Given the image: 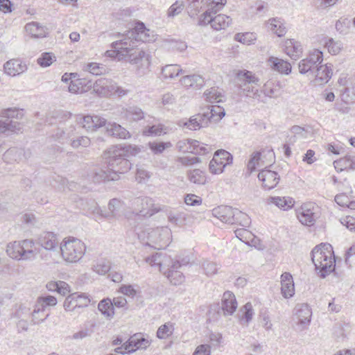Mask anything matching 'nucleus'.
I'll return each instance as SVG.
<instances>
[{
  "label": "nucleus",
  "mask_w": 355,
  "mask_h": 355,
  "mask_svg": "<svg viewBox=\"0 0 355 355\" xmlns=\"http://www.w3.org/2000/svg\"><path fill=\"white\" fill-rule=\"evenodd\" d=\"M156 35L147 28L145 24L139 20L135 22L134 27L127 31L124 39L112 43L113 51H107V56L119 60L125 59L132 64H139L147 68L150 65V55L144 50L135 49L138 42H150L155 40Z\"/></svg>",
  "instance_id": "1"
},
{
  "label": "nucleus",
  "mask_w": 355,
  "mask_h": 355,
  "mask_svg": "<svg viewBox=\"0 0 355 355\" xmlns=\"http://www.w3.org/2000/svg\"><path fill=\"white\" fill-rule=\"evenodd\" d=\"M140 151L139 147L132 144L110 148L105 153L108 169L111 173H116L119 175L127 173L132 166L130 157L137 155Z\"/></svg>",
  "instance_id": "2"
},
{
  "label": "nucleus",
  "mask_w": 355,
  "mask_h": 355,
  "mask_svg": "<svg viewBox=\"0 0 355 355\" xmlns=\"http://www.w3.org/2000/svg\"><path fill=\"white\" fill-rule=\"evenodd\" d=\"M134 234L144 245L160 250L165 248L171 240V230L166 227L152 228L143 225H135Z\"/></svg>",
  "instance_id": "3"
},
{
  "label": "nucleus",
  "mask_w": 355,
  "mask_h": 355,
  "mask_svg": "<svg viewBox=\"0 0 355 355\" xmlns=\"http://www.w3.org/2000/svg\"><path fill=\"white\" fill-rule=\"evenodd\" d=\"M311 260L318 275L325 278L335 269L336 259L329 243H320L311 251Z\"/></svg>",
  "instance_id": "4"
},
{
  "label": "nucleus",
  "mask_w": 355,
  "mask_h": 355,
  "mask_svg": "<svg viewBox=\"0 0 355 355\" xmlns=\"http://www.w3.org/2000/svg\"><path fill=\"white\" fill-rule=\"evenodd\" d=\"M225 114L223 107L219 105H211L203 112L191 116L189 120L180 121L179 125L191 130H197L208 126L211 121L216 122L220 120Z\"/></svg>",
  "instance_id": "5"
},
{
  "label": "nucleus",
  "mask_w": 355,
  "mask_h": 355,
  "mask_svg": "<svg viewBox=\"0 0 355 355\" xmlns=\"http://www.w3.org/2000/svg\"><path fill=\"white\" fill-rule=\"evenodd\" d=\"M40 252L35 247L32 239H24L9 243L7 245L6 253L12 259L17 260H33Z\"/></svg>",
  "instance_id": "6"
},
{
  "label": "nucleus",
  "mask_w": 355,
  "mask_h": 355,
  "mask_svg": "<svg viewBox=\"0 0 355 355\" xmlns=\"http://www.w3.org/2000/svg\"><path fill=\"white\" fill-rule=\"evenodd\" d=\"M259 79L254 74L248 70H239L236 75L235 83L236 87L241 89L243 94L250 97L260 100L262 90L259 91L252 85H258Z\"/></svg>",
  "instance_id": "7"
},
{
  "label": "nucleus",
  "mask_w": 355,
  "mask_h": 355,
  "mask_svg": "<svg viewBox=\"0 0 355 355\" xmlns=\"http://www.w3.org/2000/svg\"><path fill=\"white\" fill-rule=\"evenodd\" d=\"M22 116L21 112L17 108L9 107L1 111L0 133L9 135L21 130V125L17 120Z\"/></svg>",
  "instance_id": "8"
},
{
  "label": "nucleus",
  "mask_w": 355,
  "mask_h": 355,
  "mask_svg": "<svg viewBox=\"0 0 355 355\" xmlns=\"http://www.w3.org/2000/svg\"><path fill=\"white\" fill-rule=\"evenodd\" d=\"M323 53L322 51L315 49L308 53L304 59L298 63L299 72L307 77L313 78L314 73L318 71V67L322 63Z\"/></svg>",
  "instance_id": "9"
},
{
  "label": "nucleus",
  "mask_w": 355,
  "mask_h": 355,
  "mask_svg": "<svg viewBox=\"0 0 355 355\" xmlns=\"http://www.w3.org/2000/svg\"><path fill=\"white\" fill-rule=\"evenodd\" d=\"M61 254L64 260L69 262L79 261L85 251V244L77 239L65 241L59 247Z\"/></svg>",
  "instance_id": "10"
},
{
  "label": "nucleus",
  "mask_w": 355,
  "mask_h": 355,
  "mask_svg": "<svg viewBox=\"0 0 355 355\" xmlns=\"http://www.w3.org/2000/svg\"><path fill=\"white\" fill-rule=\"evenodd\" d=\"M132 205L134 207L133 214H135V220L141 217L148 218L158 212V209L154 207L152 198L146 196L135 198L132 200Z\"/></svg>",
  "instance_id": "11"
},
{
  "label": "nucleus",
  "mask_w": 355,
  "mask_h": 355,
  "mask_svg": "<svg viewBox=\"0 0 355 355\" xmlns=\"http://www.w3.org/2000/svg\"><path fill=\"white\" fill-rule=\"evenodd\" d=\"M232 162L233 156L230 153L223 149L218 150L209 162V171L212 174H220L227 166L232 164Z\"/></svg>",
  "instance_id": "12"
},
{
  "label": "nucleus",
  "mask_w": 355,
  "mask_h": 355,
  "mask_svg": "<svg viewBox=\"0 0 355 355\" xmlns=\"http://www.w3.org/2000/svg\"><path fill=\"white\" fill-rule=\"evenodd\" d=\"M57 302L56 297L53 295H44L39 297L32 313V321L33 324H37L44 322L49 316V313H46L42 319H40L37 315L40 313H44L48 306L56 305Z\"/></svg>",
  "instance_id": "13"
},
{
  "label": "nucleus",
  "mask_w": 355,
  "mask_h": 355,
  "mask_svg": "<svg viewBox=\"0 0 355 355\" xmlns=\"http://www.w3.org/2000/svg\"><path fill=\"white\" fill-rule=\"evenodd\" d=\"M67 127H59L56 130L55 134L53 135V137L62 144H69L73 148L78 147H87L90 145V139L87 137H79L76 140H71L69 139V136L67 135Z\"/></svg>",
  "instance_id": "14"
},
{
  "label": "nucleus",
  "mask_w": 355,
  "mask_h": 355,
  "mask_svg": "<svg viewBox=\"0 0 355 355\" xmlns=\"http://www.w3.org/2000/svg\"><path fill=\"white\" fill-rule=\"evenodd\" d=\"M78 124L86 129L87 131H94L97 129L104 127L107 124V121L103 117L97 115H85L76 117Z\"/></svg>",
  "instance_id": "15"
},
{
  "label": "nucleus",
  "mask_w": 355,
  "mask_h": 355,
  "mask_svg": "<svg viewBox=\"0 0 355 355\" xmlns=\"http://www.w3.org/2000/svg\"><path fill=\"white\" fill-rule=\"evenodd\" d=\"M90 177L94 183H101L106 181H115L119 179L116 173H111L107 166L95 168L91 173Z\"/></svg>",
  "instance_id": "16"
},
{
  "label": "nucleus",
  "mask_w": 355,
  "mask_h": 355,
  "mask_svg": "<svg viewBox=\"0 0 355 355\" xmlns=\"http://www.w3.org/2000/svg\"><path fill=\"white\" fill-rule=\"evenodd\" d=\"M258 178L262 182L263 187L266 189L270 190L278 184L279 175L275 171L265 168L259 173Z\"/></svg>",
  "instance_id": "17"
},
{
  "label": "nucleus",
  "mask_w": 355,
  "mask_h": 355,
  "mask_svg": "<svg viewBox=\"0 0 355 355\" xmlns=\"http://www.w3.org/2000/svg\"><path fill=\"white\" fill-rule=\"evenodd\" d=\"M237 308V302L234 295L230 291L224 293L221 306L219 310L224 315H232Z\"/></svg>",
  "instance_id": "18"
},
{
  "label": "nucleus",
  "mask_w": 355,
  "mask_h": 355,
  "mask_svg": "<svg viewBox=\"0 0 355 355\" xmlns=\"http://www.w3.org/2000/svg\"><path fill=\"white\" fill-rule=\"evenodd\" d=\"M317 69L318 71L313 75L315 84L324 85L327 83L333 75L331 64H322L321 63Z\"/></svg>",
  "instance_id": "19"
},
{
  "label": "nucleus",
  "mask_w": 355,
  "mask_h": 355,
  "mask_svg": "<svg viewBox=\"0 0 355 355\" xmlns=\"http://www.w3.org/2000/svg\"><path fill=\"white\" fill-rule=\"evenodd\" d=\"M4 71L10 76H19L27 70V65L19 59H12L3 64Z\"/></svg>",
  "instance_id": "20"
},
{
  "label": "nucleus",
  "mask_w": 355,
  "mask_h": 355,
  "mask_svg": "<svg viewBox=\"0 0 355 355\" xmlns=\"http://www.w3.org/2000/svg\"><path fill=\"white\" fill-rule=\"evenodd\" d=\"M58 243L56 235L51 232H43L38 238V244L46 250H57Z\"/></svg>",
  "instance_id": "21"
},
{
  "label": "nucleus",
  "mask_w": 355,
  "mask_h": 355,
  "mask_svg": "<svg viewBox=\"0 0 355 355\" xmlns=\"http://www.w3.org/2000/svg\"><path fill=\"white\" fill-rule=\"evenodd\" d=\"M167 268L163 271V274L167 277L170 282L174 285H178L182 283L184 280L183 275L184 270H181L176 266L171 263Z\"/></svg>",
  "instance_id": "22"
},
{
  "label": "nucleus",
  "mask_w": 355,
  "mask_h": 355,
  "mask_svg": "<svg viewBox=\"0 0 355 355\" xmlns=\"http://www.w3.org/2000/svg\"><path fill=\"white\" fill-rule=\"evenodd\" d=\"M234 209L230 206L220 205L212 210V214L222 222L232 224Z\"/></svg>",
  "instance_id": "23"
},
{
  "label": "nucleus",
  "mask_w": 355,
  "mask_h": 355,
  "mask_svg": "<svg viewBox=\"0 0 355 355\" xmlns=\"http://www.w3.org/2000/svg\"><path fill=\"white\" fill-rule=\"evenodd\" d=\"M295 310L298 324L303 326L309 325L312 315L310 306L307 304H300L295 306Z\"/></svg>",
  "instance_id": "24"
},
{
  "label": "nucleus",
  "mask_w": 355,
  "mask_h": 355,
  "mask_svg": "<svg viewBox=\"0 0 355 355\" xmlns=\"http://www.w3.org/2000/svg\"><path fill=\"white\" fill-rule=\"evenodd\" d=\"M268 62L270 67L275 71L285 75H288L291 73L292 67L288 61L270 56L268 59Z\"/></svg>",
  "instance_id": "25"
},
{
  "label": "nucleus",
  "mask_w": 355,
  "mask_h": 355,
  "mask_svg": "<svg viewBox=\"0 0 355 355\" xmlns=\"http://www.w3.org/2000/svg\"><path fill=\"white\" fill-rule=\"evenodd\" d=\"M181 84L185 87L200 89L203 87L205 80L202 76L200 75H185L181 79Z\"/></svg>",
  "instance_id": "26"
},
{
  "label": "nucleus",
  "mask_w": 355,
  "mask_h": 355,
  "mask_svg": "<svg viewBox=\"0 0 355 355\" xmlns=\"http://www.w3.org/2000/svg\"><path fill=\"white\" fill-rule=\"evenodd\" d=\"M105 129L107 135L114 137L125 139L131 137L125 128L116 123L106 124Z\"/></svg>",
  "instance_id": "27"
},
{
  "label": "nucleus",
  "mask_w": 355,
  "mask_h": 355,
  "mask_svg": "<svg viewBox=\"0 0 355 355\" xmlns=\"http://www.w3.org/2000/svg\"><path fill=\"white\" fill-rule=\"evenodd\" d=\"M285 49L286 54L293 60L298 59L302 53V48L300 43L293 39L286 41Z\"/></svg>",
  "instance_id": "28"
},
{
  "label": "nucleus",
  "mask_w": 355,
  "mask_h": 355,
  "mask_svg": "<svg viewBox=\"0 0 355 355\" xmlns=\"http://www.w3.org/2000/svg\"><path fill=\"white\" fill-rule=\"evenodd\" d=\"M145 261L152 266H159L160 272H163L166 268L165 266L168 261V258L166 254L156 252L151 256L146 257Z\"/></svg>",
  "instance_id": "29"
},
{
  "label": "nucleus",
  "mask_w": 355,
  "mask_h": 355,
  "mask_svg": "<svg viewBox=\"0 0 355 355\" xmlns=\"http://www.w3.org/2000/svg\"><path fill=\"white\" fill-rule=\"evenodd\" d=\"M231 21L232 20L229 16L219 14L214 16V18H209V24H211L214 29L220 31L228 27Z\"/></svg>",
  "instance_id": "30"
},
{
  "label": "nucleus",
  "mask_w": 355,
  "mask_h": 355,
  "mask_svg": "<svg viewBox=\"0 0 355 355\" xmlns=\"http://www.w3.org/2000/svg\"><path fill=\"white\" fill-rule=\"evenodd\" d=\"M26 31L35 38H42L46 37L47 33L46 28L40 26L37 22H31L26 25Z\"/></svg>",
  "instance_id": "31"
},
{
  "label": "nucleus",
  "mask_w": 355,
  "mask_h": 355,
  "mask_svg": "<svg viewBox=\"0 0 355 355\" xmlns=\"http://www.w3.org/2000/svg\"><path fill=\"white\" fill-rule=\"evenodd\" d=\"M297 216L302 225L311 226L315 223V214L310 209L302 207L301 210L297 212Z\"/></svg>",
  "instance_id": "32"
},
{
  "label": "nucleus",
  "mask_w": 355,
  "mask_h": 355,
  "mask_svg": "<svg viewBox=\"0 0 355 355\" xmlns=\"http://www.w3.org/2000/svg\"><path fill=\"white\" fill-rule=\"evenodd\" d=\"M130 342L132 343L136 351L137 349H146L150 345V341L145 338L141 333H137L131 336Z\"/></svg>",
  "instance_id": "33"
},
{
  "label": "nucleus",
  "mask_w": 355,
  "mask_h": 355,
  "mask_svg": "<svg viewBox=\"0 0 355 355\" xmlns=\"http://www.w3.org/2000/svg\"><path fill=\"white\" fill-rule=\"evenodd\" d=\"M99 311L107 318H112L114 315L113 303L110 298L103 299L100 301L98 305Z\"/></svg>",
  "instance_id": "34"
},
{
  "label": "nucleus",
  "mask_w": 355,
  "mask_h": 355,
  "mask_svg": "<svg viewBox=\"0 0 355 355\" xmlns=\"http://www.w3.org/2000/svg\"><path fill=\"white\" fill-rule=\"evenodd\" d=\"M189 149H191L190 153L192 154L204 155L209 153L211 148L207 144L201 143L197 140L192 139Z\"/></svg>",
  "instance_id": "35"
},
{
  "label": "nucleus",
  "mask_w": 355,
  "mask_h": 355,
  "mask_svg": "<svg viewBox=\"0 0 355 355\" xmlns=\"http://www.w3.org/2000/svg\"><path fill=\"white\" fill-rule=\"evenodd\" d=\"M23 155V150L17 148H10L3 155V159L6 162L12 163L13 162H19Z\"/></svg>",
  "instance_id": "36"
},
{
  "label": "nucleus",
  "mask_w": 355,
  "mask_h": 355,
  "mask_svg": "<svg viewBox=\"0 0 355 355\" xmlns=\"http://www.w3.org/2000/svg\"><path fill=\"white\" fill-rule=\"evenodd\" d=\"M270 30L278 37H282L286 33V28L284 24L283 20L280 18H272L269 19Z\"/></svg>",
  "instance_id": "37"
},
{
  "label": "nucleus",
  "mask_w": 355,
  "mask_h": 355,
  "mask_svg": "<svg viewBox=\"0 0 355 355\" xmlns=\"http://www.w3.org/2000/svg\"><path fill=\"white\" fill-rule=\"evenodd\" d=\"M232 224H238L243 227H248L251 223V219L245 213L235 208Z\"/></svg>",
  "instance_id": "38"
},
{
  "label": "nucleus",
  "mask_w": 355,
  "mask_h": 355,
  "mask_svg": "<svg viewBox=\"0 0 355 355\" xmlns=\"http://www.w3.org/2000/svg\"><path fill=\"white\" fill-rule=\"evenodd\" d=\"M187 178L191 182L197 184H205L207 181L205 172L197 168L188 171Z\"/></svg>",
  "instance_id": "39"
},
{
  "label": "nucleus",
  "mask_w": 355,
  "mask_h": 355,
  "mask_svg": "<svg viewBox=\"0 0 355 355\" xmlns=\"http://www.w3.org/2000/svg\"><path fill=\"white\" fill-rule=\"evenodd\" d=\"M184 73L180 65L168 64L162 68V74L164 78H173Z\"/></svg>",
  "instance_id": "40"
},
{
  "label": "nucleus",
  "mask_w": 355,
  "mask_h": 355,
  "mask_svg": "<svg viewBox=\"0 0 355 355\" xmlns=\"http://www.w3.org/2000/svg\"><path fill=\"white\" fill-rule=\"evenodd\" d=\"M270 202L283 210H288L294 205V201L291 198L270 197Z\"/></svg>",
  "instance_id": "41"
},
{
  "label": "nucleus",
  "mask_w": 355,
  "mask_h": 355,
  "mask_svg": "<svg viewBox=\"0 0 355 355\" xmlns=\"http://www.w3.org/2000/svg\"><path fill=\"white\" fill-rule=\"evenodd\" d=\"M92 270L99 275H105L111 270V262L107 259L98 260L93 266Z\"/></svg>",
  "instance_id": "42"
},
{
  "label": "nucleus",
  "mask_w": 355,
  "mask_h": 355,
  "mask_svg": "<svg viewBox=\"0 0 355 355\" xmlns=\"http://www.w3.org/2000/svg\"><path fill=\"white\" fill-rule=\"evenodd\" d=\"M148 146L153 154L159 155L166 149L171 148L172 144L170 141H150Z\"/></svg>",
  "instance_id": "43"
},
{
  "label": "nucleus",
  "mask_w": 355,
  "mask_h": 355,
  "mask_svg": "<svg viewBox=\"0 0 355 355\" xmlns=\"http://www.w3.org/2000/svg\"><path fill=\"white\" fill-rule=\"evenodd\" d=\"M83 70L89 72L92 75L100 76L105 72L106 68L102 64L89 62L84 65Z\"/></svg>",
  "instance_id": "44"
},
{
  "label": "nucleus",
  "mask_w": 355,
  "mask_h": 355,
  "mask_svg": "<svg viewBox=\"0 0 355 355\" xmlns=\"http://www.w3.org/2000/svg\"><path fill=\"white\" fill-rule=\"evenodd\" d=\"M207 3V0H191L188 6L189 15L191 17L197 15Z\"/></svg>",
  "instance_id": "45"
},
{
  "label": "nucleus",
  "mask_w": 355,
  "mask_h": 355,
  "mask_svg": "<svg viewBox=\"0 0 355 355\" xmlns=\"http://www.w3.org/2000/svg\"><path fill=\"white\" fill-rule=\"evenodd\" d=\"M209 8L207 10L200 16L199 19L198 24L200 26H205L209 24V18H214V15L220 10L218 8H215L213 5L209 3Z\"/></svg>",
  "instance_id": "46"
},
{
  "label": "nucleus",
  "mask_w": 355,
  "mask_h": 355,
  "mask_svg": "<svg viewBox=\"0 0 355 355\" xmlns=\"http://www.w3.org/2000/svg\"><path fill=\"white\" fill-rule=\"evenodd\" d=\"M204 96L205 97V100L209 103H219L222 101L223 95L222 93L214 87H212L209 89H207Z\"/></svg>",
  "instance_id": "47"
},
{
  "label": "nucleus",
  "mask_w": 355,
  "mask_h": 355,
  "mask_svg": "<svg viewBox=\"0 0 355 355\" xmlns=\"http://www.w3.org/2000/svg\"><path fill=\"white\" fill-rule=\"evenodd\" d=\"M324 46L331 55H337L343 49V44L340 41H334L333 38H327L324 42Z\"/></svg>",
  "instance_id": "48"
},
{
  "label": "nucleus",
  "mask_w": 355,
  "mask_h": 355,
  "mask_svg": "<svg viewBox=\"0 0 355 355\" xmlns=\"http://www.w3.org/2000/svg\"><path fill=\"white\" fill-rule=\"evenodd\" d=\"M234 40L243 44L250 45L256 40L255 35L252 33H239L234 35Z\"/></svg>",
  "instance_id": "49"
},
{
  "label": "nucleus",
  "mask_w": 355,
  "mask_h": 355,
  "mask_svg": "<svg viewBox=\"0 0 355 355\" xmlns=\"http://www.w3.org/2000/svg\"><path fill=\"white\" fill-rule=\"evenodd\" d=\"M126 116L137 121L144 118V112L138 107H130L126 110Z\"/></svg>",
  "instance_id": "50"
},
{
  "label": "nucleus",
  "mask_w": 355,
  "mask_h": 355,
  "mask_svg": "<svg viewBox=\"0 0 355 355\" xmlns=\"http://www.w3.org/2000/svg\"><path fill=\"white\" fill-rule=\"evenodd\" d=\"M241 315L240 316L241 320L245 323L248 324V322L252 320L253 315V309L251 303H246L243 309L241 310Z\"/></svg>",
  "instance_id": "51"
},
{
  "label": "nucleus",
  "mask_w": 355,
  "mask_h": 355,
  "mask_svg": "<svg viewBox=\"0 0 355 355\" xmlns=\"http://www.w3.org/2000/svg\"><path fill=\"white\" fill-rule=\"evenodd\" d=\"M163 132V125H147L146 126L142 131V133L144 136L150 137V136H158L161 135Z\"/></svg>",
  "instance_id": "52"
},
{
  "label": "nucleus",
  "mask_w": 355,
  "mask_h": 355,
  "mask_svg": "<svg viewBox=\"0 0 355 355\" xmlns=\"http://www.w3.org/2000/svg\"><path fill=\"white\" fill-rule=\"evenodd\" d=\"M55 60V57L52 53L45 52L37 58V62L42 67H49Z\"/></svg>",
  "instance_id": "53"
},
{
  "label": "nucleus",
  "mask_w": 355,
  "mask_h": 355,
  "mask_svg": "<svg viewBox=\"0 0 355 355\" xmlns=\"http://www.w3.org/2000/svg\"><path fill=\"white\" fill-rule=\"evenodd\" d=\"M121 207V202L116 198L110 200L108 203V209L113 217H116L119 215V211Z\"/></svg>",
  "instance_id": "54"
},
{
  "label": "nucleus",
  "mask_w": 355,
  "mask_h": 355,
  "mask_svg": "<svg viewBox=\"0 0 355 355\" xmlns=\"http://www.w3.org/2000/svg\"><path fill=\"white\" fill-rule=\"evenodd\" d=\"M73 295H75L76 304L74 305H73V308H76L77 306L85 307V306H87L89 305V304L90 303V299L86 294H85V293H82V294L74 293Z\"/></svg>",
  "instance_id": "55"
},
{
  "label": "nucleus",
  "mask_w": 355,
  "mask_h": 355,
  "mask_svg": "<svg viewBox=\"0 0 355 355\" xmlns=\"http://www.w3.org/2000/svg\"><path fill=\"white\" fill-rule=\"evenodd\" d=\"M341 101L346 104L355 102V91L350 90L349 87H345L340 94Z\"/></svg>",
  "instance_id": "56"
},
{
  "label": "nucleus",
  "mask_w": 355,
  "mask_h": 355,
  "mask_svg": "<svg viewBox=\"0 0 355 355\" xmlns=\"http://www.w3.org/2000/svg\"><path fill=\"white\" fill-rule=\"evenodd\" d=\"M281 293L284 298H290L293 296L295 293L294 283H283L281 284Z\"/></svg>",
  "instance_id": "57"
},
{
  "label": "nucleus",
  "mask_w": 355,
  "mask_h": 355,
  "mask_svg": "<svg viewBox=\"0 0 355 355\" xmlns=\"http://www.w3.org/2000/svg\"><path fill=\"white\" fill-rule=\"evenodd\" d=\"M261 159V153L259 151L254 152L248 162L247 168L250 173L253 172L256 169L257 164H259V162Z\"/></svg>",
  "instance_id": "58"
},
{
  "label": "nucleus",
  "mask_w": 355,
  "mask_h": 355,
  "mask_svg": "<svg viewBox=\"0 0 355 355\" xmlns=\"http://www.w3.org/2000/svg\"><path fill=\"white\" fill-rule=\"evenodd\" d=\"M94 323H91L89 327H85L84 329L73 334L74 339H83L85 337L91 336L94 332Z\"/></svg>",
  "instance_id": "59"
},
{
  "label": "nucleus",
  "mask_w": 355,
  "mask_h": 355,
  "mask_svg": "<svg viewBox=\"0 0 355 355\" xmlns=\"http://www.w3.org/2000/svg\"><path fill=\"white\" fill-rule=\"evenodd\" d=\"M334 165L338 171H342L343 170H348L349 169V158L348 155H345V157L336 160L334 162Z\"/></svg>",
  "instance_id": "60"
},
{
  "label": "nucleus",
  "mask_w": 355,
  "mask_h": 355,
  "mask_svg": "<svg viewBox=\"0 0 355 355\" xmlns=\"http://www.w3.org/2000/svg\"><path fill=\"white\" fill-rule=\"evenodd\" d=\"M202 269L205 272V273L207 276L213 275L216 273L217 272V266L216 264L214 262L209 261H205L202 263Z\"/></svg>",
  "instance_id": "61"
},
{
  "label": "nucleus",
  "mask_w": 355,
  "mask_h": 355,
  "mask_svg": "<svg viewBox=\"0 0 355 355\" xmlns=\"http://www.w3.org/2000/svg\"><path fill=\"white\" fill-rule=\"evenodd\" d=\"M119 291L124 295L132 297H134L137 294V290L131 284H122L119 287Z\"/></svg>",
  "instance_id": "62"
},
{
  "label": "nucleus",
  "mask_w": 355,
  "mask_h": 355,
  "mask_svg": "<svg viewBox=\"0 0 355 355\" xmlns=\"http://www.w3.org/2000/svg\"><path fill=\"white\" fill-rule=\"evenodd\" d=\"M345 329L341 323H336L333 328V334L335 338L340 340H343L346 337Z\"/></svg>",
  "instance_id": "63"
},
{
  "label": "nucleus",
  "mask_w": 355,
  "mask_h": 355,
  "mask_svg": "<svg viewBox=\"0 0 355 355\" xmlns=\"http://www.w3.org/2000/svg\"><path fill=\"white\" fill-rule=\"evenodd\" d=\"M184 202L189 206H197L202 204V199L195 194L189 193L184 196Z\"/></svg>",
  "instance_id": "64"
}]
</instances>
